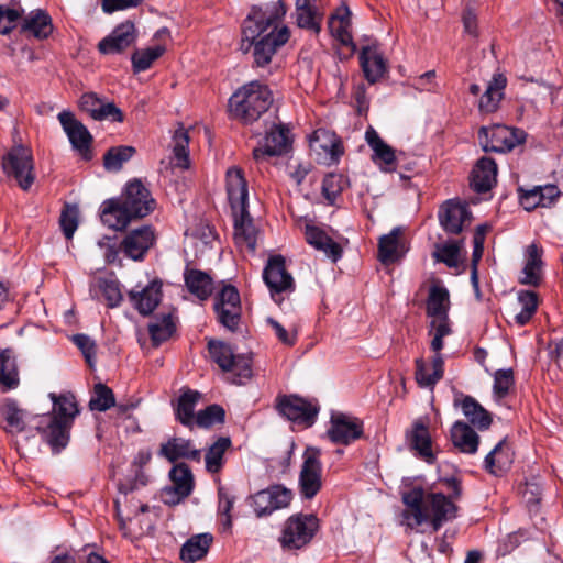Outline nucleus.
Returning <instances> with one entry per match:
<instances>
[{
  "label": "nucleus",
  "instance_id": "1",
  "mask_svg": "<svg viewBox=\"0 0 563 563\" xmlns=\"http://www.w3.org/2000/svg\"><path fill=\"white\" fill-rule=\"evenodd\" d=\"M286 7L282 0L253 5L242 23L240 51L251 54L253 68L268 67L289 41L290 31L282 24Z\"/></svg>",
  "mask_w": 563,
  "mask_h": 563
},
{
  "label": "nucleus",
  "instance_id": "2",
  "mask_svg": "<svg viewBox=\"0 0 563 563\" xmlns=\"http://www.w3.org/2000/svg\"><path fill=\"white\" fill-rule=\"evenodd\" d=\"M156 201L139 179L129 181L120 198L101 205L100 219L115 231L124 230L133 219H142L154 211Z\"/></svg>",
  "mask_w": 563,
  "mask_h": 563
},
{
  "label": "nucleus",
  "instance_id": "3",
  "mask_svg": "<svg viewBox=\"0 0 563 563\" xmlns=\"http://www.w3.org/2000/svg\"><path fill=\"white\" fill-rule=\"evenodd\" d=\"M49 398L53 401L52 412L41 418L36 429L52 450L59 452L68 444L69 432L79 409L71 393L60 395L51 393Z\"/></svg>",
  "mask_w": 563,
  "mask_h": 563
},
{
  "label": "nucleus",
  "instance_id": "4",
  "mask_svg": "<svg viewBox=\"0 0 563 563\" xmlns=\"http://www.w3.org/2000/svg\"><path fill=\"white\" fill-rule=\"evenodd\" d=\"M227 194L233 214L235 241L254 251L256 231L249 212L247 183L241 168L233 166L227 170Z\"/></svg>",
  "mask_w": 563,
  "mask_h": 563
},
{
  "label": "nucleus",
  "instance_id": "5",
  "mask_svg": "<svg viewBox=\"0 0 563 563\" xmlns=\"http://www.w3.org/2000/svg\"><path fill=\"white\" fill-rule=\"evenodd\" d=\"M273 95L267 85L253 80L239 88L229 99L233 119L247 125L260 120L271 108Z\"/></svg>",
  "mask_w": 563,
  "mask_h": 563
},
{
  "label": "nucleus",
  "instance_id": "6",
  "mask_svg": "<svg viewBox=\"0 0 563 563\" xmlns=\"http://www.w3.org/2000/svg\"><path fill=\"white\" fill-rule=\"evenodd\" d=\"M1 167L8 178L27 191L35 180L34 158L31 148L19 144L12 146L2 157Z\"/></svg>",
  "mask_w": 563,
  "mask_h": 563
},
{
  "label": "nucleus",
  "instance_id": "7",
  "mask_svg": "<svg viewBox=\"0 0 563 563\" xmlns=\"http://www.w3.org/2000/svg\"><path fill=\"white\" fill-rule=\"evenodd\" d=\"M319 529V519L311 514L290 516L284 526L279 542L285 550H299L313 539Z\"/></svg>",
  "mask_w": 563,
  "mask_h": 563
},
{
  "label": "nucleus",
  "instance_id": "8",
  "mask_svg": "<svg viewBox=\"0 0 563 563\" xmlns=\"http://www.w3.org/2000/svg\"><path fill=\"white\" fill-rule=\"evenodd\" d=\"M321 450L307 446L302 454L298 488L303 499H312L322 488Z\"/></svg>",
  "mask_w": 563,
  "mask_h": 563
},
{
  "label": "nucleus",
  "instance_id": "9",
  "mask_svg": "<svg viewBox=\"0 0 563 563\" xmlns=\"http://www.w3.org/2000/svg\"><path fill=\"white\" fill-rule=\"evenodd\" d=\"M263 280L277 305L284 301L285 295L295 290V280L287 272L286 261L282 255H273L268 258L263 271Z\"/></svg>",
  "mask_w": 563,
  "mask_h": 563
},
{
  "label": "nucleus",
  "instance_id": "10",
  "mask_svg": "<svg viewBox=\"0 0 563 563\" xmlns=\"http://www.w3.org/2000/svg\"><path fill=\"white\" fill-rule=\"evenodd\" d=\"M479 143L485 152L506 153L522 143L526 139L523 130L495 124L482 126L478 131Z\"/></svg>",
  "mask_w": 563,
  "mask_h": 563
},
{
  "label": "nucleus",
  "instance_id": "11",
  "mask_svg": "<svg viewBox=\"0 0 563 563\" xmlns=\"http://www.w3.org/2000/svg\"><path fill=\"white\" fill-rule=\"evenodd\" d=\"M292 492L283 485H271L249 497V505L257 518L271 516L274 511L287 508L292 500Z\"/></svg>",
  "mask_w": 563,
  "mask_h": 563
},
{
  "label": "nucleus",
  "instance_id": "12",
  "mask_svg": "<svg viewBox=\"0 0 563 563\" xmlns=\"http://www.w3.org/2000/svg\"><path fill=\"white\" fill-rule=\"evenodd\" d=\"M276 409L288 420L310 427L319 413L317 400H309L297 395H284L276 399Z\"/></svg>",
  "mask_w": 563,
  "mask_h": 563
},
{
  "label": "nucleus",
  "instance_id": "13",
  "mask_svg": "<svg viewBox=\"0 0 563 563\" xmlns=\"http://www.w3.org/2000/svg\"><path fill=\"white\" fill-rule=\"evenodd\" d=\"M408 449L413 455L428 464H433L437 460L432 450V437L429 430V418L420 417L416 419L410 429L405 434Z\"/></svg>",
  "mask_w": 563,
  "mask_h": 563
},
{
  "label": "nucleus",
  "instance_id": "14",
  "mask_svg": "<svg viewBox=\"0 0 563 563\" xmlns=\"http://www.w3.org/2000/svg\"><path fill=\"white\" fill-rule=\"evenodd\" d=\"M364 433L363 422L356 417L343 412H333L327 437L332 443L349 445L361 439Z\"/></svg>",
  "mask_w": 563,
  "mask_h": 563
},
{
  "label": "nucleus",
  "instance_id": "15",
  "mask_svg": "<svg viewBox=\"0 0 563 563\" xmlns=\"http://www.w3.org/2000/svg\"><path fill=\"white\" fill-rule=\"evenodd\" d=\"M441 228L451 235L460 234L472 222V212L465 202L446 200L439 209Z\"/></svg>",
  "mask_w": 563,
  "mask_h": 563
},
{
  "label": "nucleus",
  "instance_id": "16",
  "mask_svg": "<svg viewBox=\"0 0 563 563\" xmlns=\"http://www.w3.org/2000/svg\"><path fill=\"white\" fill-rule=\"evenodd\" d=\"M290 130L283 123H273L266 131L264 143L253 150V157L256 161L265 156H280L291 147Z\"/></svg>",
  "mask_w": 563,
  "mask_h": 563
},
{
  "label": "nucleus",
  "instance_id": "17",
  "mask_svg": "<svg viewBox=\"0 0 563 563\" xmlns=\"http://www.w3.org/2000/svg\"><path fill=\"white\" fill-rule=\"evenodd\" d=\"M58 120L73 147L79 152L85 161H90L92 158V135L88 129L70 111H62L58 114Z\"/></svg>",
  "mask_w": 563,
  "mask_h": 563
},
{
  "label": "nucleus",
  "instance_id": "18",
  "mask_svg": "<svg viewBox=\"0 0 563 563\" xmlns=\"http://www.w3.org/2000/svg\"><path fill=\"white\" fill-rule=\"evenodd\" d=\"M172 486L163 492V500L168 505H176L186 499L194 489V475L185 463L174 465L169 472Z\"/></svg>",
  "mask_w": 563,
  "mask_h": 563
},
{
  "label": "nucleus",
  "instance_id": "19",
  "mask_svg": "<svg viewBox=\"0 0 563 563\" xmlns=\"http://www.w3.org/2000/svg\"><path fill=\"white\" fill-rule=\"evenodd\" d=\"M156 240L155 231L151 225H142L125 234L120 243V250L133 261H143Z\"/></svg>",
  "mask_w": 563,
  "mask_h": 563
},
{
  "label": "nucleus",
  "instance_id": "20",
  "mask_svg": "<svg viewBox=\"0 0 563 563\" xmlns=\"http://www.w3.org/2000/svg\"><path fill=\"white\" fill-rule=\"evenodd\" d=\"M135 40L136 30L134 23L124 21L98 43V51L104 55L120 54L134 44Z\"/></svg>",
  "mask_w": 563,
  "mask_h": 563
},
{
  "label": "nucleus",
  "instance_id": "21",
  "mask_svg": "<svg viewBox=\"0 0 563 563\" xmlns=\"http://www.w3.org/2000/svg\"><path fill=\"white\" fill-rule=\"evenodd\" d=\"M424 510L433 530L438 531L444 522L456 517L457 507L442 493H429L427 494Z\"/></svg>",
  "mask_w": 563,
  "mask_h": 563
},
{
  "label": "nucleus",
  "instance_id": "22",
  "mask_svg": "<svg viewBox=\"0 0 563 563\" xmlns=\"http://www.w3.org/2000/svg\"><path fill=\"white\" fill-rule=\"evenodd\" d=\"M543 250L536 243L527 246L525 253V265L521 269V275L518 277V283L530 287H539L543 279L542 261Z\"/></svg>",
  "mask_w": 563,
  "mask_h": 563
},
{
  "label": "nucleus",
  "instance_id": "23",
  "mask_svg": "<svg viewBox=\"0 0 563 563\" xmlns=\"http://www.w3.org/2000/svg\"><path fill=\"white\" fill-rule=\"evenodd\" d=\"M426 498L427 495L422 487H413L402 493V503L408 507L402 512V516L407 520L409 528L413 529L428 521V514L424 510Z\"/></svg>",
  "mask_w": 563,
  "mask_h": 563
},
{
  "label": "nucleus",
  "instance_id": "24",
  "mask_svg": "<svg viewBox=\"0 0 563 563\" xmlns=\"http://www.w3.org/2000/svg\"><path fill=\"white\" fill-rule=\"evenodd\" d=\"M365 140L373 151L372 161L384 172H393L396 169L395 150L388 145L377 133L369 126L365 132Z\"/></svg>",
  "mask_w": 563,
  "mask_h": 563
},
{
  "label": "nucleus",
  "instance_id": "25",
  "mask_svg": "<svg viewBox=\"0 0 563 563\" xmlns=\"http://www.w3.org/2000/svg\"><path fill=\"white\" fill-rule=\"evenodd\" d=\"M360 64L369 84L379 81L387 73V63L376 45H366L362 48Z\"/></svg>",
  "mask_w": 563,
  "mask_h": 563
},
{
  "label": "nucleus",
  "instance_id": "26",
  "mask_svg": "<svg viewBox=\"0 0 563 563\" xmlns=\"http://www.w3.org/2000/svg\"><path fill=\"white\" fill-rule=\"evenodd\" d=\"M305 238L308 244L316 250L323 252L332 262H338L342 257V247L330 238L324 230L313 224H306Z\"/></svg>",
  "mask_w": 563,
  "mask_h": 563
},
{
  "label": "nucleus",
  "instance_id": "27",
  "mask_svg": "<svg viewBox=\"0 0 563 563\" xmlns=\"http://www.w3.org/2000/svg\"><path fill=\"white\" fill-rule=\"evenodd\" d=\"M497 181V164L490 157L479 158L473 167L471 186L478 194L487 192Z\"/></svg>",
  "mask_w": 563,
  "mask_h": 563
},
{
  "label": "nucleus",
  "instance_id": "28",
  "mask_svg": "<svg viewBox=\"0 0 563 563\" xmlns=\"http://www.w3.org/2000/svg\"><path fill=\"white\" fill-rule=\"evenodd\" d=\"M330 33L335 37L342 45L350 46L352 51L356 49V45L353 42L351 27V11L345 3H342L336 8L335 12L331 14L328 23Z\"/></svg>",
  "mask_w": 563,
  "mask_h": 563
},
{
  "label": "nucleus",
  "instance_id": "29",
  "mask_svg": "<svg viewBox=\"0 0 563 563\" xmlns=\"http://www.w3.org/2000/svg\"><path fill=\"white\" fill-rule=\"evenodd\" d=\"M158 454L169 462L174 463L179 459L200 461L201 452L196 449L191 440L174 437L167 442L162 443Z\"/></svg>",
  "mask_w": 563,
  "mask_h": 563
},
{
  "label": "nucleus",
  "instance_id": "30",
  "mask_svg": "<svg viewBox=\"0 0 563 563\" xmlns=\"http://www.w3.org/2000/svg\"><path fill=\"white\" fill-rule=\"evenodd\" d=\"M461 401L456 398L454 406H460L463 415L467 418L470 424L477 428L478 430H486L492 424L490 413L472 396L462 395Z\"/></svg>",
  "mask_w": 563,
  "mask_h": 563
},
{
  "label": "nucleus",
  "instance_id": "31",
  "mask_svg": "<svg viewBox=\"0 0 563 563\" xmlns=\"http://www.w3.org/2000/svg\"><path fill=\"white\" fill-rule=\"evenodd\" d=\"M161 284L153 282L140 291L131 290L129 292L130 301L142 316H148L161 302Z\"/></svg>",
  "mask_w": 563,
  "mask_h": 563
},
{
  "label": "nucleus",
  "instance_id": "32",
  "mask_svg": "<svg viewBox=\"0 0 563 563\" xmlns=\"http://www.w3.org/2000/svg\"><path fill=\"white\" fill-rule=\"evenodd\" d=\"M402 230L394 228L388 234L383 235L378 241V260L384 264H393L404 255V246L400 241Z\"/></svg>",
  "mask_w": 563,
  "mask_h": 563
},
{
  "label": "nucleus",
  "instance_id": "33",
  "mask_svg": "<svg viewBox=\"0 0 563 563\" xmlns=\"http://www.w3.org/2000/svg\"><path fill=\"white\" fill-rule=\"evenodd\" d=\"M451 440L462 453L474 454L478 450L479 437L476 431L464 421H456L451 428Z\"/></svg>",
  "mask_w": 563,
  "mask_h": 563
},
{
  "label": "nucleus",
  "instance_id": "34",
  "mask_svg": "<svg viewBox=\"0 0 563 563\" xmlns=\"http://www.w3.org/2000/svg\"><path fill=\"white\" fill-rule=\"evenodd\" d=\"M184 280L188 291L200 300H206L212 294L213 280L211 276L203 271L186 268L184 272Z\"/></svg>",
  "mask_w": 563,
  "mask_h": 563
},
{
  "label": "nucleus",
  "instance_id": "35",
  "mask_svg": "<svg viewBox=\"0 0 563 563\" xmlns=\"http://www.w3.org/2000/svg\"><path fill=\"white\" fill-rule=\"evenodd\" d=\"M450 310V294L444 286L432 285L429 289L426 313L429 318L446 319Z\"/></svg>",
  "mask_w": 563,
  "mask_h": 563
},
{
  "label": "nucleus",
  "instance_id": "36",
  "mask_svg": "<svg viewBox=\"0 0 563 563\" xmlns=\"http://www.w3.org/2000/svg\"><path fill=\"white\" fill-rule=\"evenodd\" d=\"M189 134L183 123H178V128L174 131L172 136V162L175 167L180 169H188L190 166L189 159Z\"/></svg>",
  "mask_w": 563,
  "mask_h": 563
},
{
  "label": "nucleus",
  "instance_id": "37",
  "mask_svg": "<svg viewBox=\"0 0 563 563\" xmlns=\"http://www.w3.org/2000/svg\"><path fill=\"white\" fill-rule=\"evenodd\" d=\"M316 0H296V22L300 29L318 34L321 31L322 14L314 7Z\"/></svg>",
  "mask_w": 563,
  "mask_h": 563
},
{
  "label": "nucleus",
  "instance_id": "38",
  "mask_svg": "<svg viewBox=\"0 0 563 563\" xmlns=\"http://www.w3.org/2000/svg\"><path fill=\"white\" fill-rule=\"evenodd\" d=\"M213 541L210 533H199L189 538L180 549V559L186 563L201 560L208 553Z\"/></svg>",
  "mask_w": 563,
  "mask_h": 563
},
{
  "label": "nucleus",
  "instance_id": "39",
  "mask_svg": "<svg viewBox=\"0 0 563 563\" xmlns=\"http://www.w3.org/2000/svg\"><path fill=\"white\" fill-rule=\"evenodd\" d=\"M432 357L431 366L432 374L426 375V362L423 358L416 360V372L415 378L417 384L423 388H432L444 374V361L442 355L439 352Z\"/></svg>",
  "mask_w": 563,
  "mask_h": 563
},
{
  "label": "nucleus",
  "instance_id": "40",
  "mask_svg": "<svg viewBox=\"0 0 563 563\" xmlns=\"http://www.w3.org/2000/svg\"><path fill=\"white\" fill-rule=\"evenodd\" d=\"M506 77L498 74L493 77L488 82L484 95L479 100V111L484 113H492L497 110L499 102L504 96L503 90L506 87Z\"/></svg>",
  "mask_w": 563,
  "mask_h": 563
},
{
  "label": "nucleus",
  "instance_id": "41",
  "mask_svg": "<svg viewBox=\"0 0 563 563\" xmlns=\"http://www.w3.org/2000/svg\"><path fill=\"white\" fill-rule=\"evenodd\" d=\"M200 393L192 389H184L175 408L176 419L186 427H191L196 421L195 407L200 399Z\"/></svg>",
  "mask_w": 563,
  "mask_h": 563
},
{
  "label": "nucleus",
  "instance_id": "42",
  "mask_svg": "<svg viewBox=\"0 0 563 563\" xmlns=\"http://www.w3.org/2000/svg\"><path fill=\"white\" fill-rule=\"evenodd\" d=\"M20 384L15 356L11 349L0 352V385L5 390L15 389Z\"/></svg>",
  "mask_w": 563,
  "mask_h": 563
},
{
  "label": "nucleus",
  "instance_id": "43",
  "mask_svg": "<svg viewBox=\"0 0 563 563\" xmlns=\"http://www.w3.org/2000/svg\"><path fill=\"white\" fill-rule=\"evenodd\" d=\"M517 300L521 310L514 316V322L519 327L528 324L536 314L539 307V296L532 290H519Z\"/></svg>",
  "mask_w": 563,
  "mask_h": 563
},
{
  "label": "nucleus",
  "instance_id": "44",
  "mask_svg": "<svg viewBox=\"0 0 563 563\" xmlns=\"http://www.w3.org/2000/svg\"><path fill=\"white\" fill-rule=\"evenodd\" d=\"M22 31L32 33L36 38H46L53 32L52 19L43 10L33 11L24 19Z\"/></svg>",
  "mask_w": 563,
  "mask_h": 563
},
{
  "label": "nucleus",
  "instance_id": "45",
  "mask_svg": "<svg viewBox=\"0 0 563 563\" xmlns=\"http://www.w3.org/2000/svg\"><path fill=\"white\" fill-rule=\"evenodd\" d=\"M175 331L176 325L172 313L156 317L155 320L148 324V333L154 346H158L167 341Z\"/></svg>",
  "mask_w": 563,
  "mask_h": 563
},
{
  "label": "nucleus",
  "instance_id": "46",
  "mask_svg": "<svg viewBox=\"0 0 563 563\" xmlns=\"http://www.w3.org/2000/svg\"><path fill=\"white\" fill-rule=\"evenodd\" d=\"M231 440L228 437H220L207 450L205 455L206 470L209 473H219L223 466V456L225 451L231 446Z\"/></svg>",
  "mask_w": 563,
  "mask_h": 563
},
{
  "label": "nucleus",
  "instance_id": "47",
  "mask_svg": "<svg viewBox=\"0 0 563 563\" xmlns=\"http://www.w3.org/2000/svg\"><path fill=\"white\" fill-rule=\"evenodd\" d=\"M136 153L131 145L110 147L103 155V166L109 172H119L123 164L129 162Z\"/></svg>",
  "mask_w": 563,
  "mask_h": 563
},
{
  "label": "nucleus",
  "instance_id": "48",
  "mask_svg": "<svg viewBox=\"0 0 563 563\" xmlns=\"http://www.w3.org/2000/svg\"><path fill=\"white\" fill-rule=\"evenodd\" d=\"M165 51L166 48L162 45L135 51L131 56L133 71L139 74L147 70L152 64L165 53Z\"/></svg>",
  "mask_w": 563,
  "mask_h": 563
},
{
  "label": "nucleus",
  "instance_id": "49",
  "mask_svg": "<svg viewBox=\"0 0 563 563\" xmlns=\"http://www.w3.org/2000/svg\"><path fill=\"white\" fill-rule=\"evenodd\" d=\"M2 415L4 416L7 427L5 430L10 433H20L25 429V412L18 407L14 400H7L2 407Z\"/></svg>",
  "mask_w": 563,
  "mask_h": 563
},
{
  "label": "nucleus",
  "instance_id": "50",
  "mask_svg": "<svg viewBox=\"0 0 563 563\" xmlns=\"http://www.w3.org/2000/svg\"><path fill=\"white\" fill-rule=\"evenodd\" d=\"M211 358L223 372L232 369L234 353L231 346L221 341L211 340L208 343Z\"/></svg>",
  "mask_w": 563,
  "mask_h": 563
},
{
  "label": "nucleus",
  "instance_id": "51",
  "mask_svg": "<svg viewBox=\"0 0 563 563\" xmlns=\"http://www.w3.org/2000/svg\"><path fill=\"white\" fill-rule=\"evenodd\" d=\"M115 405V398L112 389L102 383L93 387L92 396L89 400L90 410L106 411Z\"/></svg>",
  "mask_w": 563,
  "mask_h": 563
},
{
  "label": "nucleus",
  "instance_id": "52",
  "mask_svg": "<svg viewBox=\"0 0 563 563\" xmlns=\"http://www.w3.org/2000/svg\"><path fill=\"white\" fill-rule=\"evenodd\" d=\"M345 178L335 173L325 175L322 180V195L329 205H334L336 198L341 195L345 187Z\"/></svg>",
  "mask_w": 563,
  "mask_h": 563
},
{
  "label": "nucleus",
  "instance_id": "53",
  "mask_svg": "<svg viewBox=\"0 0 563 563\" xmlns=\"http://www.w3.org/2000/svg\"><path fill=\"white\" fill-rule=\"evenodd\" d=\"M218 512L222 516V525L225 530L232 527L231 510L235 503V497L229 492L228 488L220 486L218 488Z\"/></svg>",
  "mask_w": 563,
  "mask_h": 563
},
{
  "label": "nucleus",
  "instance_id": "54",
  "mask_svg": "<svg viewBox=\"0 0 563 563\" xmlns=\"http://www.w3.org/2000/svg\"><path fill=\"white\" fill-rule=\"evenodd\" d=\"M505 442V439L499 441L484 460L485 470L495 476H500L505 472V465L508 461V459L504 461L501 456Z\"/></svg>",
  "mask_w": 563,
  "mask_h": 563
},
{
  "label": "nucleus",
  "instance_id": "55",
  "mask_svg": "<svg viewBox=\"0 0 563 563\" xmlns=\"http://www.w3.org/2000/svg\"><path fill=\"white\" fill-rule=\"evenodd\" d=\"M225 411L220 405H210L196 415V423L202 428H210L218 423H223Z\"/></svg>",
  "mask_w": 563,
  "mask_h": 563
},
{
  "label": "nucleus",
  "instance_id": "56",
  "mask_svg": "<svg viewBox=\"0 0 563 563\" xmlns=\"http://www.w3.org/2000/svg\"><path fill=\"white\" fill-rule=\"evenodd\" d=\"M218 321L228 330L234 332L239 328L241 320V306L232 308L225 306H214Z\"/></svg>",
  "mask_w": 563,
  "mask_h": 563
},
{
  "label": "nucleus",
  "instance_id": "57",
  "mask_svg": "<svg viewBox=\"0 0 563 563\" xmlns=\"http://www.w3.org/2000/svg\"><path fill=\"white\" fill-rule=\"evenodd\" d=\"M98 288L102 292L108 307L114 308L121 303L123 297L120 290V285L117 280L99 278Z\"/></svg>",
  "mask_w": 563,
  "mask_h": 563
},
{
  "label": "nucleus",
  "instance_id": "58",
  "mask_svg": "<svg viewBox=\"0 0 563 563\" xmlns=\"http://www.w3.org/2000/svg\"><path fill=\"white\" fill-rule=\"evenodd\" d=\"M431 330L433 332V339L431 341V350L440 352L443 349V338L451 334L452 330L450 327V319L432 318L430 322Z\"/></svg>",
  "mask_w": 563,
  "mask_h": 563
},
{
  "label": "nucleus",
  "instance_id": "59",
  "mask_svg": "<svg viewBox=\"0 0 563 563\" xmlns=\"http://www.w3.org/2000/svg\"><path fill=\"white\" fill-rule=\"evenodd\" d=\"M433 256L438 262L444 263L448 267H457L460 257V245L457 242L445 243L438 246Z\"/></svg>",
  "mask_w": 563,
  "mask_h": 563
},
{
  "label": "nucleus",
  "instance_id": "60",
  "mask_svg": "<svg viewBox=\"0 0 563 563\" xmlns=\"http://www.w3.org/2000/svg\"><path fill=\"white\" fill-rule=\"evenodd\" d=\"M78 208L66 205L59 218V224L66 239H71L78 228Z\"/></svg>",
  "mask_w": 563,
  "mask_h": 563
},
{
  "label": "nucleus",
  "instance_id": "61",
  "mask_svg": "<svg viewBox=\"0 0 563 563\" xmlns=\"http://www.w3.org/2000/svg\"><path fill=\"white\" fill-rule=\"evenodd\" d=\"M515 384L514 371L511 368L498 369L494 374V393L504 398L508 395L510 388Z\"/></svg>",
  "mask_w": 563,
  "mask_h": 563
},
{
  "label": "nucleus",
  "instance_id": "62",
  "mask_svg": "<svg viewBox=\"0 0 563 563\" xmlns=\"http://www.w3.org/2000/svg\"><path fill=\"white\" fill-rule=\"evenodd\" d=\"M71 341L81 351L86 362L91 366L96 357V342L84 333L74 334Z\"/></svg>",
  "mask_w": 563,
  "mask_h": 563
},
{
  "label": "nucleus",
  "instance_id": "63",
  "mask_svg": "<svg viewBox=\"0 0 563 563\" xmlns=\"http://www.w3.org/2000/svg\"><path fill=\"white\" fill-rule=\"evenodd\" d=\"M92 119L97 121L122 122L123 113L113 102H104L102 100Z\"/></svg>",
  "mask_w": 563,
  "mask_h": 563
},
{
  "label": "nucleus",
  "instance_id": "64",
  "mask_svg": "<svg viewBox=\"0 0 563 563\" xmlns=\"http://www.w3.org/2000/svg\"><path fill=\"white\" fill-rule=\"evenodd\" d=\"M225 306L229 308L241 306L240 294L234 286H224L217 295L214 306Z\"/></svg>",
  "mask_w": 563,
  "mask_h": 563
}]
</instances>
